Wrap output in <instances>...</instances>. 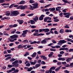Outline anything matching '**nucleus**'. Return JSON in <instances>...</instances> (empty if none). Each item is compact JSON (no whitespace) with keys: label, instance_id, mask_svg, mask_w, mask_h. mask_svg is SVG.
Listing matches in <instances>:
<instances>
[{"label":"nucleus","instance_id":"obj_1","mask_svg":"<svg viewBox=\"0 0 73 73\" xmlns=\"http://www.w3.org/2000/svg\"><path fill=\"white\" fill-rule=\"evenodd\" d=\"M11 14L10 16H16L19 14V12L17 11H12L11 12Z\"/></svg>","mask_w":73,"mask_h":73},{"label":"nucleus","instance_id":"obj_2","mask_svg":"<svg viewBox=\"0 0 73 73\" xmlns=\"http://www.w3.org/2000/svg\"><path fill=\"white\" fill-rule=\"evenodd\" d=\"M51 40V38H45L44 40H42V41L41 42V44H44L47 43V42L48 41V40Z\"/></svg>","mask_w":73,"mask_h":73},{"label":"nucleus","instance_id":"obj_3","mask_svg":"<svg viewBox=\"0 0 73 73\" xmlns=\"http://www.w3.org/2000/svg\"><path fill=\"white\" fill-rule=\"evenodd\" d=\"M12 64L14 65V66H15V67H19V64H18V60L15 61L12 63Z\"/></svg>","mask_w":73,"mask_h":73},{"label":"nucleus","instance_id":"obj_4","mask_svg":"<svg viewBox=\"0 0 73 73\" xmlns=\"http://www.w3.org/2000/svg\"><path fill=\"white\" fill-rule=\"evenodd\" d=\"M66 42H67L65 40H60L59 41V42L57 43V44L59 45H61L62 44H64Z\"/></svg>","mask_w":73,"mask_h":73},{"label":"nucleus","instance_id":"obj_5","mask_svg":"<svg viewBox=\"0 0 73 73\" xmlns=\"http://www.w3.org/2000/svg\"><path fill=\"white\" fill-rule=\"evenodd\" d=\"M27 32H28V30H27L23 31V33L22 34V35L23 36V37H26V35H25L27 34Z\"/></svg>","mask_w":73,"mask_h":73},{"label":"nucleus","instance_id":"obj_6","mask_svg":"<svg viewBox=\"0 0 73 73\" xmlns=\"http://www.w3.org/2000/svg\"><path fill=\"white\" fill-rule=\"evenodd\" d=\"M32 5H33V7H34V9H36V8H37L38 7V3H33Z\"/></svg>","mask_w":73,"mask_h":73},{"label":"nucleus","instance_id":"obj_7","mask_svg":"<svg viewBox=\"0 0 73 73\" xmlns=\"http://www.w3.org/2000/svg\"><path fill=\"white\" fill-rule=\"evenodd\" d=\"M19 37L18 35H13L11 36L10 37L11 39H13V38H17Z\"/></svg>","mask_w":73,"mask_h":73},{"label":"nucleus","instance_id":"obj_8","mask_svg":"<svg viewBox=\"0 0 73 73\" xmlns=\"http://www.w3.org/2000/svg\"><path fill=\"white\" fill-rule=\"evenodd\" d=\"M33 35L34 36H44V34L40 33L38 34V33H34V34H33Z\"/></svg>","mask_w":73,"mask_h":73},{"label":"nucleus","instance_id":"obj_9","mask_svg":"<svg viewBox=\"0 0 73 73\" xmlns=\"http://www.w3.org/2000/svg\"><path fill=\"white\" fill-rule=\"evenodd\" d=\"M45 17V15H42L40 17H39V20H42L44 19V17Z\"/></svg>","mask_w":73,"mask_h":73},{"label":"nucleus","instance_id":"obj_10","mask_svg":"<svg viewBox=\"0 0 73 73\" xmlns=\"http://www.w3.org/2000/svg\"><path fill=\"white\" fill-rule=\"evenodd\" d=\"M68 49H69L67 48H61L59 49V50H68Z\"/></svg>","mask_w":73,"mask_h":73},{"label":"nucleus","instance_id":"obj_11","mask_svg":"<svg viewBox=\"0 0 73 73\" xmlns=\"http://www.w3.org/2000/svg\"><path fill=\"white\" fill-rule=\"evenodd\" d=\"M37 16H36L35 18L33 19L35 22H37V21H38V17Z\"/></svg>","mask_w":73,"mask_h":73},{"label":"nucleus","instance_id":"obj_12","mask_svg":"<svg viewBox=\"0 0 73 73\" xmlns=\"http://www.w3.org/2000/svg\"><path fill=\"white\" fill-rule=\"evenodd\" d=\"M27 8V5H25L24 6H22L21 5V9H25Z\"/></svg>","mask_w":73,"mask_h":73},{"label":"nucleus","instance_id":"obj_13","mask_svg":"<svg viewBox=\"0 0 73 73\" xmlns=\"http://www.w3.org/2000/svg\"><path fill=\"white\" fill-rule=\"evenodd\" d=\"M17 21L19 23V24L21 25L22 24L24 23L23 20H18Z\"/></svg>","mask_w":73,"mask_h":73},{"label":"nucleus","instance_id":"obj_14","mask_svg":"<svg viewBox=\"0 0 73 73\" xmlns=\"http://www.w3.org/2000/svg\"><path fill=\"white\" fill-rule=\"evenodd\" d=\"M10 14H11V13L9 11H7L5 12V14L7 16L10 15Z\"/></svg>","mask_w":73,"mask_h":73},{"label":"nucleus","instance_id":"obj_15","mask_svg":"<svg viewBox=\"0 0 73 73\" xmlns=\"http://www.w3.org/2000/svg\"><path fill=\"white\" fill-rule=\"evenodd\" d=\"M44 31L45 32H48L50 31V30L48 28L44 29Z\"/></svg>","mask_w":73,"mask_h":73},{"label":"nucleus","instance_id":"obj_16","mask_svg":"<svg viewBox=\"0 0 73 73\" xmlns=\"http://www.w3.org/2000/svg\"><path fill=\"white\" fill-rule=\"evenodd\" d=\"M61 8V7H58L56 8V11L58 12L59 11H60V9Z\"/></svg>","mask_w":73,"mask_h":73},{"label":"nucleus","instance_id":"obj_17","mask_svg":"<svg viewBox=\"0 0 73 73\" xmlns=\"http://www.w3.org/2000/svg\"><path fill=\"white\" fill-rule=\"evenodd\" d=\"M53 52H51L50 53V54L48 55V56L49 57H52V56H53Z\"/></svg>","mask_w":73,"mask_h":73},{"label":"nucleus","instance_id":"obj_18","mask_svg":"<svg viewBox=\"0 0 73 73\" xmlns=\"http://www.w3.org/2000/svg\"><path fill=\"white\" fill-rule=\"evenodd\" d=\"M62 66H60L59 67L56 68V69L55 70V71L57 72V71L59 70L60 69V68H61Z\"/></svg>","mask_w":73,"mask_h":73},{"label":"nucleus","instance_id":"obj_19","mask_svg":"<svg viewBox=\"0 0 73 73\" xmlns=\"http://www.w3.org/2000/svg\"><path fill=\"white\" fill-rule=\"evenodd\" d=\"M36 54H37V53H36V52H35L31 55V56L33 57H35L36 56Z\"/></svg>","mask_w":73,"mask_h":73},{"label":"nucleus","instance_id":"obj_20","mask_svg":"<svg viewBox=\"0 0 73 73\" xmlns=\"http://www.w3.org/2000/svg\"><path fill=\"white\" fill-rule=\"evenodd\" d=\"M60 33L61 34H62L64 33V31L63 29H62L60 30Z\"/></svg>","mask_w":73,"mask_h":73},{"label":"nucleus","instance_id":"obj_21","mask_svg":"<svg viewBox=\"0 0 73 73\" xmlns=\"http://www.w3.org/2000/svg\"><path fill=\"white\" fill-rule=\"evenodd\" d=\"M72 58H68L67 59V60H66L67 62H69L70 61H71L72 60Z\"/></svg>","mask_w":73,"mask_h":73},{"label":"nucleus","instance_id":"obj_22","mask_svg":"<svg viewBox=\"0 0 73 73\" xmlns=\"http://www.w3.org/2000/svg\"><path fill=\"white\" fill-rule=\"evenodd\" d=\"M16 60V59H15V58H12L11 59V60H10V61L12 62H13V61H15Z\"/></svg>","mask_w":73,"mask_h":73},{"label":"nucleus","instance_id":"obj_23","mask_svg":"<svg viewBox=\"0 0 73 73\" xmlns=\"http://www.w3.org/2000/svg\"><path fill=\"white\" fill-rule=\"evenodd\" d=\"M33 68L32 67H30L29 68H28V70H27V71L28 72H31L32 70H33Z\"/></svg>","mask_w":73,"mask_h":73},{"label":"nucleus","instance_id":"obj_24","mask_svg":"<svg viewBox=\"0 0 73 73\" xmlns=\"http://www.w3.org/2000/svg\"><path fill=\"white\" fill-rule=\"evenodd\" d=\"M71 14H67L66 15V16H64V17H66V18H69V16H71Z\"/></svg>","mask_w":73,"mask_h":73},{"label":"nucleus","instance_id":"obj_25","mask_svg":"<svg viewBox=\"0 0 73 73\" xmlns=\"http://www.w3.org/2000/svg\"><path fill=\"white\" fill-rule=\"evenodd\" d=\"M36 60H35V61L34 62H31V65H35V64H36Z\"/></svg>","mask_w":73,"mask_h":73},{"label":"nucleus","instance_id":"obj_26","mask_svg":"<svg viewBox=\"0 0 73 73\" xmlns=\"http://www.w3.org/2000/svg\"><path fill=\"white\" fill-rule=\"evenodd\" d=\"M40 65H41V64H37L35 65V67H36V68H38V67H39V66H40Z\"/></svg>","mask_w":73,"mask_h":73},{"label":"nucleus","instance_id":"obj_27","mask_svg":"<svg viewBox=\"0 0 73 73\" xmlns=\"http://www.w3.org/2000/svg\"><path fill=\"white\" fill-rule=\"evenodd\" d=\"M30 9H31V10H33V9H35L34 8L33 6H32L30 5Z\"/></svg>","mask_w":73,"mask_h":73},{"label":"nucleus","instance_id":"obj_28","mask_svg":"<svg viewBox=\"0 0 73 73\" xmlns=\"http://www.w3.org/2000/svg\"><path fill=\"white\" fill-rule=\"evenodd\" d=\"M16 32V29H14V30L11 32V34H14Z\"/></svg>","mask_w":73,"mask_h":73},{"label":"nucleus","instance_id":"obj_29","mask_svg":"<svg viewBox=\"0 0 73 73\" xmlns=\"http://www.w3.org/2000/svg\"><path fill=\"white\" fill-rule=\"evenodd\" d=\"M14 65H10L9 64L8 65V68H12V67H14Z\"/></svg>","mask_w":73,"mask_h":73},{"label":"nucleus","instance_id":"obj_30","mask_svg":"<svg viewBox=\"0 0 73 73\" xmlns=\"http://www.w3.org/2000/svg\"><path fill=\"white\" fill-rule=\"evenodd\" d=\"M22 42H24V43H27V42H28V40L26 39L23 41Z\"/></svg>","mask_w":73,"mask_h":73},{"label":"nucleus","instance_id":"obj_31","mask_svg":"<svg viewBox=\"0 0 73 73\" xmlns=\"http://www.w3.org/2000/svg\"><path fill=\"white\" fill-rule=\"evenodd\" d=\"M65 32L67 33H68V32H72V30L67 29L65 30Z\"/></svg>","mask_w":73,"mask_h":73},{"label":"nucleus","instance_id":"obj_32","mask_svg":"<svg viewBox=\"0 0 73 73\" xmlns=\"http://www.w3.org/2000/svg\"><path fill=\"white\" fill-rule=\"evenodd\" d=\"M30 21L31 22V24H35V21H33V20H30Z\"/></svg>","mask_w":73,"mask_h":73},{"label":"nucleus","instance_id":"obj_33","mask_svg":"<svg viewBox=\"0 0 73 73\" xmlns=\"http://www.w3.org/2000/svg\"><path fill=\"white\" fill-rule=\"evenodd\" d=\"M15 5V4L14 3H13L12 4H11L9 7V8L11 9L12 8H13V6H14V5Z\"/></svg>","mask_w":73,"mask_h":73},{"label":"nucleus","instance_id":"obj_34","mask_svg":"<svg viewBox=\"0 0 73 73\" xmlns=\"http://www.w3.org/2000/svg\"><path fill=\"white\" fill-rule=\"evenodd\" d=\"M44 31V29H40L39 30V32L40 33V32H42Z\"/></svg>","mask_w":73,"mask_h":73},{"label":"nucleus","instance_id":"obj_35","mask_svg":"<svg viewBox=\"0 0 73 73\" xmlns=\"http://www.w3.org/2000/svg\"><path fill=\"white\" fill-rule=\"evenodd\" d=\"M25 1H22L20 2V4H25Z\"/></svg>","mask_w":73,"mask_h":73},{"label":"nucleus","instance_id":"obj_36","mask_svg":"<svg viewBox=\"0 0 73 73\" xmlns=\"http://www.w3.org/2000/svg\"><path fill=\"white\" fill-rule=\"evenodd\" d=\"M3 35H5V36H9V35L7 33H6V31H4L3 32Z\"/></svg>","mask_w":73,"mask_h":73},{"label":"nucleus","instance_id":"obj_37","mask_svg":"<svg viewBox=\"0 0 73 73\" xmlns=\"http://www.w3.org/2000/svg\"><path fill=\"white\" fill-rule=\"evenodd\" d=\"M62 1L65 3H68V4H69V2L68 1H67L66 0H62Z\"/></svg>","mask_w":73,"mask_h":73},{"label":"nucleus","instance_id":"obj_38","mask_svg":"<svg viewBox=\"0 0 73 73\" xmlns=\"http://www.w3.org/2000/svg\"><path fill=\"white\" fill-rule=\"evenodd\" d=\"M29 42H30L31 44H35V42L34 41H33V42H32V41L31 40H29Z\"/></svg>","mask_w":73,"mask_h":73},{"label":"nucleus","instance_id":"obj_39","mask_svg":"<svg viewBox=\"0 0 73 73\" xmlns=\"http://www.w3.org/2000/svg\"><path fill=\"white\" fill-rule=\"evenodd\" d=\"M26 53L24 55V56L25 57H26L27 56H28V55H29V52H26Z\"/></svg>","mask_w":73,"mask_h":73},{"label":"nucleus","instance_id":"obj_40","mask_svg":"<svg viewBox=\"0 0 73 73\" xmlns=\"http://www.w3.org/2000/svg\"><path fill=\"white\" fill-rule=\"evenodd\" d=\"M29 1L30 3H35V1L33 0H30Z\"/></svg>","mask_w":73,"mask_h":73},{"label":"nucleus","instance_id":"obj_41","mask_svg":"<svg viewBox=\"0 0 73 73\" xmlns=\"http://www.w3.org/2000/svg\"><path fill=\"white\" fill-rule=\"evenodd\" d=\"M46 18L47 20H51L52 18H50L49 17H46Z\"/></svg>","mask_w":73,"mask_h":73},{"label":"nucleus","instance_id":"obj_42","mask_svg":"<svg viewBox=\"0 0 73 73\" xmlns=\"http://www.w3.org/2000/svg\"><path fill=\"white\" fill-rule=\"evenodd\" d=\"M5 2V0H0V4L3 3Z\"/></svg>","mask_w":73,"mask_h":73},{"label":"nucleus","instance_id":"obj_43","mask_svg":"<svg viewBox=\"0 0 73 73\" xmlns=\"http://www.w3.org/2000/svg\"><path fill=\"white\" fill-rule=\"evenodd\" d=\"M68 26V25L66 24V26L64 27L65 28H69V27Z\"/></svg>","mask_w":73,"mask_h":73},{"label":"nucleus","instance_id":"obj_44","mask_svg":"<svg viewBox=\"0 0 73 73\" xmlns=\"http://www.w3.org/2000/svg\"><path fill=\"white\" fill-rule=\"evenodd\" d=\"M51 5H52V4H50L49 5H47L46 6H45L44 7V8H47V7H49Z\"/></svg>","mask_w":73,"mask_h":73},{"label":"nucleus","instance_id":"obj_45","mask_svg":"<svg viewBox=\"0 0 73 73\" xmlns=\"http://www.w3.org/2000/svg\"><path fill=\"white\" fill-rule=\"evenodd\" d=\"M70 14V13H69V12H68V13H63V15H67L68 14Z\"/></svg>","mask_w":73,"mask_h":73},{"label":"nucleus","instance_id":"obj_46","mask_svg":"<svg viewBox=\"0 0 73 73\" xmlns=\"http://www.w3.org/2000/svg\"><path fill=\"white\" fill-rule=\"evenodd\" d=\"M34 15L33 13H31L27 15L28 16H33V15Z\"/></svg>","mask_w":73,"mask_h":73},{"label":"nucleus","instance_id":"obj_47","mask_svg":"<svg viewBox=\"0 0 73 73\" xmlns=\"http://www.w3.org/2000/svg\"><path fill=\"white\" fill-rule=\"evenodd\" d=\"M50 50L51 51H53L54 52H55L56 50L55 49H53V48H51L50 49Z\"/></svg>","mask_w":73,"mask_h":73},{"label":"nucleus","instance_id":"obj_48","mask_svg":"<svg viewBox=\"0 0 73 73\" xmlns=\"http://www.w3.org/2000/svg\"><path fill=\"white\" fill-rule=\"evenodd\" d=\"M18 48H19V49H20V48H23V47L22 46V45H19Z\"/></svg>","mask_w":73,"mask_h":73},{"label":"nucleus","instance_id":"obj_49","mask_svg":"<svg viewBox=\"0 0 73 73\" xmlns=\"http://www.w3.org/2000/svg\"><path fill=\"white\" fill-rule=\"evenodd\" d=\"M7 51L8 53H11V50H7Z\"/></svg>","mask_w":73,"mask_h":73},{"label":"nucleus","instance_id":"obj_50","mask_svg":"<svg viewBox=\"0 0 73 73\" xmlns=\"http://www.w3.org/2000/svg\"><path fill=\"white\" fill-rule=\"evenodd\" d=\"M56 69V67H52L50 68L51 70H54Z\"/></svg>","mask_w":73,"mask_h":73},{"label":"nucleus","instance_id":"obj_51","mask_svg":"<svg viewBox=\"0 0 73 73\" xmlns=\"http://www.w3.org/2000/svg\"><path fill=\"white\" fill-rule=\"evenodd\" d=\"M35 41V44H40V41H38L37 42L35 41Z\"/></svg>","mask_w":73,"mask_h":73},{"label":"nucleus","instance_id":"obj_52","mask_svg":"<svg viewBox=\"0 0 73 73\" xmlns=\"http://www.w3.org/2000/svg\"><path fill=\"white\" fill-rule=\"evenodd\" d=\"M30 65H31V64H30V63H27L26 64V66H28V67L30 66Z\"/></svg>","mask_w":73,"mask_h":73},{"label":"nucleus","instance_id":"obj_53","mask_svg":"<svg viewBox=\"0 0 73 73\" xmlns=\"http://www.w3.org/2000/svg\"><path fill=\"white\" fill-rule=\"evenodd\" d=\"M70 68H73V62L70 64Z\"/></svg>","mask_w":73,"mask_h":73},{"label":"nucleus","instance_id":"obj_54","mask_svg":"<svg viewBox=\"0 0 73 73\" xmlns=\"http://www.w3.org/2000/svg\"><path fill=\"white\" fill-rule=\"evenodd\" d=\"M54 22H58V21H59V19H56L54 20Z\"/></svg>","mask_w":73,"mask_h":73},{"label":"nucleus","instance_id":"obj_55","mask_svg":"<svg viewBox=\"0 0 73 73\" xmlns=\"http://www.w3.org/2000/svg\"><path fill=\"white\" fill-rule=\"evenodd\" d=\"M64 53H65V52L64 51H60V54H64Z\"/></svg>","mask_w":73,"mask_h":73},{"label":"nucleus","instance_id":"obj_56","mask_svg":"<svg viewBox=\"0 0 73 73\" xmlns=\"http://www.w3.org/2000/svg\"><path fill=\"white\" fill-rule=\"evenodd\" d=\"M19 71V70L16 69L14 72V73H18Z\"/></svg>","mask_w":73,"mask_h":73},{"label":"nucleus","instance_id":"obj_57","mask_svg":"<svg viewBox=\"0 0 73 73\" xmlns=\"http://www.w3.org/2000/svg\"><path fill=\"white\" fill-rule=\"evenodd\" d=\"M10 58H11V57L9 56V57L6 58V59H5V60H8V59H10Z\"/></svg>","mask_w":73,"mask_h":73},{"label":"nucleus","instance_id":"obj_58","mask_svg":"<svg viewBox=\"0 0 73 73\" xmlns=\"http://www.w3.org/2000/svg\"><path fill=\"white\" fill-rule=\"evenodd\" d=\"M55 9H56L55 8H52L50 10V11H55Z\"/></svg>","mask_w":73,"mask_h":73},{"label":"nucleus","instance_id":"obj_59","mask_svg":"<svg viewBox=\"0 0 73 73\" xmlns=\"http://www.w3.org/2000/svg\"><path fill=\"white\" fill-rule=\"evenodd\" d=\"M63 14V13H60L59 15L60 16V17H62V15Z\"/></svg>","mask_w":73,"mask_h":73},{"label":"nucleus","instance_id":"obj_60","mask_svg":"<svg viewBox=\"0 0 73 73\" xmlns=\"http://www.w3.org/2000/svg\"><path fill=\"white\" fill-rule=\"evenodd\" d=\"M57 64L58 65H61V62H58Z\"/></svg>","mask_w":73,"mask_h":73},{"label":"nucleus","instance_id":"obj_61","mask_svg":"<svg viewBox=\"0 0 73 73\" xmlns=\"http://www.w3.org/2000/svg\"><path fill=\"white\" fill-rule=\"evenodd\" d=\"M53 62H54V63H56V62H58V61L56 60H53Z\"/></svg>","mask_w":73,"mask_h":73},{"label":"nucleus","instance_id":"obj_62","mask_svg":"<svg viewBox=\"0 0 73 73\" xmlns=\"http://www.w3.org/2000/svg\"><path fill=\"white\" fill-rule=\"evenodd\" d=\"M52 41L53 43H54V44H56V43H57L56 41H55V40H52Z\"/></svg>","mask_w":73,"mask_h":73},{"label":"nucleus","instance_id":"obj_63","mask_svg":"<svg viewBox=\"0 0 73 73\" xmlns=\"http://www.w3.org/2000/svg\"><path fill=\"white\" fill-rule=\"evenodd\" d=\"M64 72L65 73H69L70 72H69V71H68L67 70H65Z\"/></svg>","mask_w":73,"mask_h":73},{"label":"nucleus","instance_id":"obj_64","mask_svg":"<svg viewBox=\"0 0 73 73\" xmlns=\"http://www.w3.org/2000/svg\"><path fill=\"white\" fill-rule=\"evenodd\" d=\"M67 10V9H64L62 10V12H66V11Z\"/></svg>","mask_w":73,"mask_h":73}]
</instances>
